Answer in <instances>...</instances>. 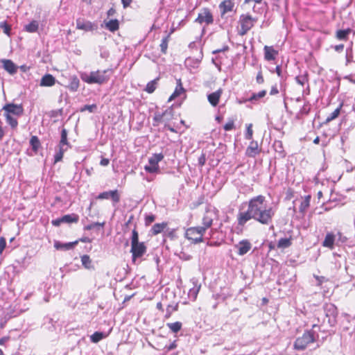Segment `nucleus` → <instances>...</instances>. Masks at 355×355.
<instances>
[{
  "instance_id": "nucleus-56",
  "label": "nucleus",
  "mask_w": 355,
  "mask_h": 355,
  "mask_svg": "<svg viewBox=\"0 0 355 355\" xmlns=\"http://www.w3.org/2000/svg\"><path fill=\"white\" fill-rule=\"evenodd\" d=\"M314 277L318 281V285H321V284L325 280V277L323 276L314 275Z\"/></svg>"
},
{
  "instance_id": "nucleus-19",
  "label": "nucleus",
  "mask_w": 355,
  "mask_h": 355,
  "mask_svg": "<svg viewBox=\"0 0 355 355\" xmlns=\"http://www.w3.org/2000/svg\"><path fill=\"white\" fill-rule=\"evenodd\" d=\"M55 83V79L51 74L44 75L40 80V86L51 87Z\"/></svg>"
},
{
  "instance_id": "nucleus-24",
  "label": "nucleus",
  "mask_w": 355,
  "mask_h": 355,
  "mask_svg": "<svg viewBox=\"0 0 355 355\" xmlns=\"http://www.w3.org/2000/svg\"><path fill=\"white\" fill-rule=\"evenodd\" d=\"M310 201H311V196L308 195L306 196L304 198V200L302 201L299 209L300 211L302 214H304L307 209L310 206Z\"/></svg>"
},
{
  "instance_id": "nucleus-43",
  "label": "nucleus",
  "mask_w": 355,
  "mask_h": 355,
  "mask_svg": "<svg viewBox=\"0 0 355 355\" xmlns=\"http://www.w3.org/2000/svg\"><path fill=\"white\" fill-rule=\"evenodd\" d=\"M139 243L140 242H139V234H138V232L135 229L132 231V237H131V245L137 244V243Z\"/></svg>"
},
{
  "instance_id": "nucleus-63",
  "label": "nucleus",
  "mask_w": 355,
  "mask_h": 355,
  "mask_svg": "<svg viewBox=\"0 0 355 355\" xmlns=\"http://www.w3.org/2000/svg\"><path fill=\"white\" fill-rule=\"evenodd\" d=\"M344 45L343 44H338L335 46V50L336 51H340L343 49Z\"/></svg>"
},
{
  "instance_id": "nucleus-50",
  "label": "nucleus",
  "mask_w": 355,
  "mask_h": 355,
  "mask_svg": "<svg viewBox=\"0 0 355 355\" xmlns=\"http://www.w3.org/2000/svg\"><path fill=\"white\" fill-rule=\"evenodd\" d=\"M155 220V216L153 214L148 215L145 218L146 225H149Z\"/></svg>"
},
{
  "instance_id": "nucleus-55",
  "label": "nucleus",
  "mask_w": 355,
  "mask_h": 355,
  "mask_svg": "<svg viewBox=\"0 0 355 355\" xmlns=\"http://www.w3.org/2000/svg\"><path fill=\"white\" fill-rule=\"evenodd\" d=\"M256 80H257V83H259V84H261L263 83L264 80H263V77L262 76L261 71H259L257 73Z\"/></svg>"
},
{
  "instance_id": "nucleus-8",
  "label": "nucleus",
  "mask_w": 355,
  "mask_h": 355,
  "mask_svg": "<svg viewBox=\"0 0 355 355\" xmlns=\"http://www.w3.org/2000/svg\"><path fill=\"white\" fill-rule=\"evenodd\" d=\"M195 22L200 24H205L209 25L214 22V17L209 8H203L198 13V17L195 19Z\"/></svg>"
},
{
  "instance_id": "nucleus-10",
  "label": "nucleus",
  "mask_w": 355,
  "mask_h": 355,
  "mask_svg": "<svg viewBox=\"0 0 355 355\" xmlns=\"http://www.w3.org/2000/svg\"><path fill=\"white\" fill-rule=\"evenodd\" d=\"M3 110L5 112V114H8L10 115L13 114L15 116H20L23 114L24 109L22 105H16L13 103H8L3 106Z\"/></svg>"
},
{
  "instance_id": "nucleus-35",
  "label": "nucleus",
  "mask_w": 355,
  "mask_h": 355,
  "mask_svg": "<svg viewBox=\"0 0 355 355\" xmlns=\"http://www.w3.org/2000/svg\"><path fill=\"white\" fill-rule=\"evenodd\" d=\"M158 80H159V78H155V79L150 81L146 85L145 91L147 92L149 94L153 93L155 90L156 87H157Z\"/></svg>"
},
{
  "instance_id": "nucleus-29",
  "label": "nucleus",
  "mask_w": 355,
  "mask_h": 355,
  "mask_svg": "<svg viewBox=\"0 0 355 355\" xmlns=\"http://www.w3.org/2000/svg\"><path fill=\"white\" fill-rule=\"evenodd\" d=\"M105 27L109 31L112 32H114L115 31L119 29V24L117 19H111L109 21L105 23Z\"/></svg>"
},
{
  "instance_id": "nucleus-23",
  "label": "nucleus",
  "mask_w": 355,
  "mask_h": 355,
  "mask_svg": "<svg viewBox=\"0 0 355 355\" xmlns=\"http://www.w3.org/2000/svg\"><path fill=\"white\" fill-rule=\"evenodd\" d=\"M352 32L351 28H347L345 30H338L336 31V36L339 40H347L348 35Z\"/></svg>"
},
{
  "instance_id": "nucleus-47",
  "label": "nucleus",
  "mask_w": 355,
  "mask_h": 355,
  "mask_svg": "<svg viewBox=\"0 0 355 355\" xmlns=\"http://www.w3.org/2000/svg\"><path fill=\"white\" fill-rule=\"evenodd\" d=\"M295 80L299 85L303 86L307 82V78L305 76H299L295 78Z\"/></svg>"
},
{
  "instance_id": "nucleus-39",
  "label": "nucleus",
  "mask_w": 355,
  "mask_h": 355,
  "mask_svg": "<svg viewBox=\"0 0 355 355\" xmlns=\"http://www.w3.org/2000/svg\"><path fill=\"white\" fill-rule=\"evenodd\" d=\"M67 150V147L63 148V147H59V151L57 152L54 156V161L55 163L58 162L62 160L63 157V155L65 151Z\"/></svg>"
},
{
  "instance_id": "nucleus-41",
  "label": "nucleus",
  "mask_w": 355,
  "mask_h": 355,
  "mask_svg": "<svg viewBox=\"0 0 355 355\" xmlns=\"http://www.w3.org/2000/svg\"><path fill=\"white\" fill-rule=\"evenodd\" d=\"M183 90H184V89L182 87V85H181V83H180V80H179V85L176 87L175 92L173 93V94L168 98V101H171L173 99H174L175 98H176L177 96H178L182 93V92Z\"/></svg>"
},
{
  "instance_id": "nucleus-44",
  "label": "nucleus",
  "mask_w": 355,
  "mask_h": 355,
  "mask_svg": "<svg viewBox=\"0 0 355 355\" xmlns=\"http://www.w3.org/2000/svg\"><path fill=\"white\" fill-rule=\"evenodd\" d=\"M311 110V105L309 103H304L300 111L301 114H308Z\"/></svg>"
},
{
  "instance_id": "nucleus-42",
  "label": "nucleus",
  "mask_w": 355,
  "mask_h": 355,
  "mask_svg": "<svg viewBox=\"0 0 355 355\" xmlns=\"http://www.w3.org/2000/svg\"><path fill=\"white\" fill-rule=\"evenodd\" d=\"M97 108L96 104L92 105H85L82 107L80 110V112L89 111V112H94Z\"/></svg>"
},
{
  "instance_id": "nucleus-26",
  "label": "nucleus",
  "mask_w": 355,
  "mask_h": 355,
  "mask_svg": "<svg viewBox=\"0 0 355 355\" xmlns=\"http://www.w3.org/2000/svg\"><path fill=\"white\" fill-rule=\"evenodd\" d=\"M167 226L166 223H155L151 229L152 234L157 235L161 233Z\"/></svg>"
},
{
  "instance_id": "nucleus-3",
  "label": "nucleus",
  "mask_w": 355,
  "mask_h": 355,
  "mask_svg": "<svg viewBox=\"0 0 355 355\" xmlns=\"http://www.w3.org/2000/svg\"><path fill=\"white\" fill-rule=\"evenodd\" d=\"M315 328L319 329V327L317 324H313L311 330L305 331L301 337L296 339L294 343V347L296 349L303 350L309 343L316 340L314 331Z\"/></svg>"
},
{
  "instance_id": "nucleus-28",
  "label": "nucleus",
  "mask_w": 355,
  "mask_h": 355,
  "mask_svg": "<svg viewBox=\"0 0 355 355\" xmlns=\"http://www.w3.org/2000/svg\"><path fill=\"white\" fill-rule=\"evenodd\" d=\"M174 31V29L173 28L171 31L170 33H168L165 37H164L162 40V42L160 44V48H161V51L163 53H166V51H167V49H168V41L170 40V36H171V34Z\"/></svg>"
},
{
  "instance_id": "nucleus-18",
  "label": "nucleus",
  "mask_w": 355,
  "mask_h": 355,
  "mask_svg": "<svg viewBox=\"0 0 355 355\" xmlns=\"http://www.w3.org/2000/svg\"><path fill=\"white\" fill-rule=\"evenodd\" d=\"M77 243H78L77 241H74V242H69V243H62L60 241H55L54 248L58 250L66 251V250L73 249Z\"/></svg>"
},
{
  "instance_id": "nucleus-16",
  "label": "nucleus",
  "mask_w": 355,
  "mask_h": 355,
  "mask_svg": "<svg viewBox=\"0 0 355 355\" xmlns=\"http://www.w3.org/2000/svg\"><path fill=\"white\" fill-rule=\"evenodd\" d=\"M263 50L264 58L268 61L274 60L276 56L278 55V51L275 50L272 46H265Z\"/></svg>"
},
{
  "instance_id": "nucleus-51",
  "label": "nucleus",
  "mask_w": 355,
  "mask_h": 355,
  "mask_svg": "<svg viewBox=\"0 0 355 355\" xmlns=\"http://www.w3.org/2000/svg\"><path fill=\"white\" fill-rule=\"evenodd\" d=\"M104 225V223H92L90 225H88L87 226L85 227V230H90L93 228H94L95 227H103Z\"/></svg>"
},
{
  "instance_id": "nucleus-25",
  "label": "nucleus",
  "mask_w": 355,
  "mask_h": 355,
  "mask_svg": "<svg viewBox=\"0 0 355 355\" xmlns=\"http://www.w3.org/2000/svg\"><path fill=\"white\" fill-rule=\"evenodd\" d=\"M79 79L76 76H73L70 78V82L68 85V88L69 89V90L72 92H76L78 90L79 87Z\"/></svg>"
},
{
  "instance_id": "nucleus-33",
  "label": "nucleus",
  "mask_w": 355,
  "mask_h": 355,
  "mask_svg": "<svg viewBox=\"0 0 355 355\" xmlns=\"http://www.w3.org/2000/svg\"><path fill=\"white\" fill-rule=\"evenodd\" d=\"M69 146V145L67 142V132L66 129H62V130L61 132V139H60V141L59 144V147H63V148L67 147V148H68Z\"/></svg>"
},
{
  "instance_id": "nucleus-38",
  "label": "nucleus",
  "mask_w": 355,
  "mask_h": 355,
  "mask_svg": "<svg viewBox=\"0 0 355 355\" xmlns=\"http://www.w3.org/2000/svg\"><path fill=\"white\" fill-rule=\"evenodd\" d=\"M7 123L11 126L12 128H17L18 122L16 118L8 114H4Z\"/></svg>"
},
{
  "instance_id": "nucleus-49",
  "label": "nucleus",
  "mask_w": 355,
  "mask_h": 355,
  "mask_svg": "<svg viewBox=\"0 0 355 355\" xmlns=\"http://www.w3.org/2000/svg\"><path fill=\"white\" fill-rule=\"evenodd\" d=\"M234 128V123L233 120H230L227 123H226L224 125V129L226 131L231 130Z\"/></svg>"
},
{
  "instance_id": "nucleus-27",
  "label": "nucleus",
  "mask_w": 355,
  "mask_h": 355,
  "mask_svg": "<svg viewBox=\"0 0 355 355\" xmlns=\"http://www.w3.org/2000/svg\"><path fill=\"white\" fill-rule=\"evenodd\" d=\"M39 27L38 21L33 20L28 24L26 25L24 30L28 33H35L37 31Z\"/></svg>"
},
{
  "instance_id": "nucleus-1",
  "label": "nucleus",
  "mask_w": 355,
  "mask_h": 355,
  "mask_svg": "<svg viewBox=\"0 0 355 355\" xmlns=\"http://www.w3.org/2000/svg\"><path fill=\"white\" fill-rule=\"evenodd\" d=\"M274 214L272 207L265 204V197L259 195L249 201L247 211L239 213L238 223L243 226L250 219H254L263 225H268Z\"/></svg>"
},
{
  "instance_id": "nucleus-64",
  "label": "nucleus",
  "mask_w": 355,
  "mask_h": 355,
  "mask_svg": "<svg viewBox=\"0 0 355 355\" xmlns=\"http://www.w3.org/2000/svg\"><path fill=\"white\" fill-rule=\"evenodd\" d=\"M275 71L279 76H282V69L280 66H277Z\"/></svg>"
},
{
  "instance_id": "nucleus-57",
  "label": "nucleus",
  "mask_w": 355,
  "mask_h": 355,
  "mask_svg": "<svg viewBox=\"0 0 355 355\" xmlns=\"http://www.w3.org/2000/svg\"><path fill=\"white\" fill-rule=\"evenodd\" d=\"M110 163V160L107 158H103L101 160V166H107Z\"/></svg>"
},
{
  "instance_id": "nucleus-9",
  "label": "nucleus",
  "mask_w": 355,
  "mask_h": 355,
  "mask_svg": "<svg viewBox=\"0 0 355 355\" xmlns=\"http://www.w3.org/2000/svg\"><path fill=\"white\" fill-rule=\"evenodd\" d=\"M130 252L132 254V261H135L136 259L141 257L146 252V247L144 243L141 242L131 245Z\"/></svg>"
},
{
  "instance_id": "nucleus-21",
  "label": "nucleus",
  "mask_w": 355,
  "mask_h": 355,
  "mask_svg": "<svg viewBox=\"0 0 355 355\" xmlns=\"http://www.w3.org/2000/svg\"><path fill=\"white\" fill-rule=\"evenodd\" d=\"M335 241V235L329 232L326 234V236L324 238V240L322 242V245L326 248H329L330 249L334 248Z\"/></svg>"
},
{
  "instance_id": "nucleus-52",
  "label": "nucleus",
  "mask_w": 355,
  "mask_h": 355,
  "mask_svg": "<svg viewBox=\"0 0 355 355\" xmlns=\"http://www.w3.org/2000/svg\"><path fill=\"white\" fill-rule=\"evenodd\" d=\"M6 246V241L5 238L1 237L0 238V254H2Z\"/></svg>"
},
{
  "instance_id": "nucleus-62",
  "label": "nucleus",
  "mask_w": 355,
  "mask_h": 355,
  "mask_svg": "<svg viewBox=\"0 0 355 355\" xmlns=\"http://www.w3.org/2000/svg\"><path fill=\"white\" fill-rule=\"evenodd\" d=\"M175 347H176L175 342H173L168 347H166L168 351L172 350V349H175Z\"/></svg>"
},
{
  "instance_id": "nucleus-36",
  "label": "nucleus",
  "mask_w": 355,
  "mask_h": 355,
  "mask_svg": "<svg viewBox=\"0 0 355 355\" xmlns=\"http://www.w3.org/2000/svg\"><path fill=\"white\" fill-rule=\"evenodd\" d=\"M343 104H340L338 107H337L332 113H331L326 119V123H329L330 121L336 119L340 112Z\"/></svg>"
},
{
  "instance_id": "nucleus-11",
  "label": "nucleus",
  "mask_w": 355,
  "mask_h": 355,
  "mask_svg": "<svg viewBox=\"0 0 355 355\" xmlns=\"http://www.w3.org/2000/svg\"><path fill=\"white\" fill-rule=\"evenodd\" d=\"M98 200L111 198L114 203H118L120 201V196L117 190L104 191L98 194L96 197Z\"/></svg>"
},
{
  "instance_id": "nucleus-34",
  "label": "nucleus",
  "mask_w": 355,
  "mask_h": 355,
  "mask_svg": "<svg viewBox=\"0 0 355 355\" xmlns=\"http://www.w3.org/2000/svg\"><path fill=\"white\" fill-rule=\"evenodd\" d=\"M30 145L34 152H37L40 146V141L37 136H32L30 139Z\"/></svg>"
},
{
  "instance_id": "nucleus-4",
  "label": "nucleus",
  "mask_w": 355,
  "mask_h": 355,
  "mask_svg": "<svg viewBox=\"0 0 355 355\" xmlns=\"http://www.w3.org/2000/svg\"><path fill=\"white\" fill-rule=\"evenodd\" d=\"M256 18H253L251 15H241L239 17V24L240 28L238 30V33L241 36H243L254 26L257 21Z\"/></svg>"
},
{
  "instance_id": "nucleus-48",
  "label": "nucleus",
  "mask_w": 355,
  "mask_h": 355,
  "mask_svg": "<svg viewBox=\"0 0 355 355\" xmlns=\"http://www.w3.org/2000/svg\"><path fill=\"white\" fill-rule=\"evenodd\" d=\"M166 112H167V110L162 114H159V113L155 114V115L153 118L154 121H155L156 123L161 122L163 119L164 116L166 114Z\"/></svg>"
},
{
  "instance_id": "nucleus-61",
  "label": "nucleus",
  "mask_w": 355,
  "mask_h": 355,
  "mask_svg": "<svg viewBox=\"0 0 355 355\" xmlns=\"http://www.w3.org/2000/svg\"><path fill=\"white\" fill-rule=\"evenodd\" d=\"M9 340V337L5 336L0 339V345H3L6 341Z\"/></svg>"
},
{
  "instance_id": "nucleus-30",
  "label": "nucleus",
  "mask_w": 355,
  "mask_h": 355,
  "mask_svg": "<svg viewBox=\"0 0 355 355\" xmlns=\"http://www.w3.org/2000/svg\"><path fill=\"white\" fill-rule=\"evenodd\" d=\"M247 153L249 156L254 157L258 154V144L257 142H251L250 145L247 149Z\"/></svg>"
},
{
  "instance_id": "nucleus-60",
  "label": "nucleus",
  "mask_w": 355,
  "mask_h": 355,
  "mask_svg": "<svg viewBox=\"0 0 355 355\" xmlns=\"http://www.w3.org/2000/svg\"><path fill=\"white\" fill-rule=\"evenodd\" d=\"M132 0H121V2L123 3V6L124 8H127L130 6V3Z\"/></svg>"
},
{
  "instance_id": "nucleus-12",
  "label": "nucleus",
  "mask_w": 355,
  "mask_h": 355,
  "mask_svg": "<svg viewBox=\"0 0 355 355\" xmlns=\"http://www.w3.org/2000/svg\"><path fill=\"white\" fill-rule=\"evenodd\" d=\"M326 316L329 318V323L331 326H334L336 323V318L337 315L336 307L333 304L327 305Z\"/></svg>"
},
{
  "instance_id": "nucleus-40",
  "label": "nucleus",
  "mask_w": 355,
  "mask_h": 355,
  "mask_svg": "<svg viewBox=\"0 0 355 355\" xmlns=\"http://www.w3.org/2000/svg\"><path fill=\"white\" fill-rule=\"evenodd\" d=\"M167 327L173 332H178L182 327V323L180 322H175L173 323H168Z\"/></svg>"
},
{
  "instance_id": "nucleus-37",
  "label": "nucleus",
  "mask_w": 355,
  "mask_h": 355,
  "mask_svg": "<svg viewBox=\"0 0 355 355\" xmlns=\"http://www.w3.org/2000/svg\"><path fill=\"white\" fill-rule=\"evenodd\" d=\"M291 245V241L290 239L282 238L279 240L277 243L278 248H286Z\"/></svg>"
},
{
  "instance_id": "nucleus-7",
  "label": "nucleus",
  "mask_w": 355,
  "mask_h": 355,
  "mask_svg": "<svg viewBox=\"0 0 355 355\" xmlns=\"http://www.w3.org/2000/svg\"><path fill=\"white\" fill-rule=\"evenodd\" d=\"M218 211L215 208L208 207L202 218V228L206 231L212 225L213 220L218 217Z\"/></svg>"
},
{
  "instance_id": "nucleus-46",
  "label": "nucleus",
  "mask_w": 355,
  "mask_h": 355,
  "mask_svg": "<svg viewBox=\"0 0 355 355\" xmlns=\"http://www.w3.org/2000/svg\"><path fill=\"white\" fill-rule=\"evenodd\" d=\"M0 28H1L3 30V32L6 34L9 35L10 31V27L6 21H3V22L0 23Z\"/></svg>"
},
{
  "instance_id": "nucleus-22",
  "label": "nucleus",
  "mask_w": 355,
  "mask_h": 355,
  "mask_svg": "<svg viewBox=\"0 0 355 355\" xmlns=\"http://www.w3.org/2000/svg\"><path fill=\"white\" fill-rule=\"evenodd\" d=\"M79 220V216L76 214H67L61 217V221L65 223H77Z\"/></svg>"
},
{
  "instance_id": "nucleus-13",
  "label": "nucleus",
  "mask_w": 355,
  "mask_h": 355,
  "mask_svg": "<svg viewBox=\"0 0 355 355\" xmlns=\"http://www.w3.org/2000/svg\"><path fill=\"white\" fill-rule=\"evenodd\" d=\"M235 247L238 249V254L243 256L251 249L252 244L248 240H242Z\"/></svg>"
},
{
  "instance_id": "nucleus-45",
  "label": "nucleus",
  "mask_w": 355,
  "mask_h": 355,
  "mask_svg": "<svg viewBox=\"0 0 355 355\" xmlns=\"http://www.w3.org/2000/svg\"><path fill=\"white\" fill-rule=\"evenodd\" d=\"M252 125L251 123H250L247 125V130H246V133H245V139H246L250 140L252 138L253 131H252Z\"/></svg>"
},
{
  "instance_id": "nucleus-20",
  "label": "nucleus",
  "mask_w": 355,
  "mask_h": 355,
  "mask_svg": "<svg viewBox=\"0 0 355 355\" xmlns=\"http://www.w3.org/2000/svg\"><path fill=\"white\" fill-rule=\"evenodd\" d=\"M3 69L7 71L9 73L13 74L17 72V67L12 61L10 60H3Z\"/></svg>"
},
{
  "instance_id": "nucleus-5",
  "label": "nucleus",
  "mask_w": 355,
  "mask_h": 355,
  "mask_svg": "<svg viewBox=\"0 0 355 355\" xmlns=\"http://www.w3.org/2000/svg\"><path fill=\"white\" fill-rule=\"evenodd\" d=\"M205 232V230L202 227H189L186 230L185 237L192 241L193 243H198L203 241Z\"/></svg>"
},
{
  "instance_id": "nucleus-2",
  "label": "nucleus",
  "mask_w": 355,
  "mask_h": 355,
  "mask_svg": "<svg viewBox=\"0 0 355 355\" xmlns=\"http://www.w3.org/2000/svg\"><path fill=\"white\" fill-rule=\"evenodd\" d=\"M113 73L112 69H107L103 71H91L89 73L81 75L82 80L88 84H103L108 81Z\"/></svg>"
},
{
  "instance_id": "nucleus-54",
  "label": "nucleus",
  "mask_w": 355,
  "mask_h": 355,
  "mask_svg": "<svg viewBox=\"0 0 355 355\" xmlns=\"http://www.w3.org/2000/svg\"><path fill=\"white\" fill-rule=\"evenodd\" d=\"M266 94V92L265 90H262L257 93V94H254L252 96V98L257 99L263 97Z\"/></svg>"
},
{
  "instance_id": "nucleus-15",
  "label": "nucleus",
  "mask_w": 355,
  "mask_h": 355,
  "mask_svg": "<svg viewBox=\"0 0 355 355\" xmlns=\"http://www.w3.org/2000/svg\"><path fill=\"white\" fill-rule=\"evenodd\" d=\"M234 3L232 0H224L219 5L220 10L221 16H223L228 12H231L233 10Z\"/></svg>"
},
{
  "instance_id": "nucleus-31",
  "label": "nucleus",
  "mask_w": 355,
  "mask_h": 355,
  "mask_svg": "<svg viewBox=\"0 0 355 355\" xmlns=\"http://www.w3.org/2000/svg\"><path fill=\"white\" fill-rule=\"evenodd\" d=\"M107 336V334L100 332V331H96L94 332L91 336L90 340L94 343H97L103 338H105Z\"/></svg>"
},
{
  "instance_id": "nucleus-14",
  "label": "nucleus",
  "mask_w": 355,
  "mask_h": 355,
  "mask_svg": "<svg viewBox=\"0 0 355 355\" xmlns=\"http://www.w3.org/2000/svg\"><path fill=\"white\" fill-rule=\"evenodd\" d=\"M223 94V89H219L217 91L212 92L207 95L209 103L214 107H216L218 103L220 98Z\"/></svg>"
},
{
  "instance_id": "nucleus-53",
  "label": "nucleus",
  "mask_w": 355,
  "mask_h": 355,
  "mask_svg": "<svg viewBox=\"0 0 355 355\" xmlns=\"http://www.w3.org/2000/svg\"><path fill=\"white\" fill-rule=\"evenodd\" d=\"M206 162V157L204 153H202L198 158V164L200 166H203Z\"/></svg>"
},
{
  "instance_id": "nucleus-32",
  "label": "nucleus",
  "mask_w": 355,
  "mask_h": 355,
  "mask_svg": "<svg viewBox=\"0 0 355 355\" xmlns=\"http://www.w3.org/2000/svg\"><path fill=\"white\" fill-rule=\"evenodd\" d=\"M81 262L83 266L87 269H94V266L92 264V260L89 255L85 254L81 257Z\"/></svg>"
},
{
  "instance_id": "nucleus-59",
  "label": "nucleus",
  "mask_w": 355,
  "mask_h": 355,
  "mask_svg": "<svg viewBox=\"0 0 355 355\" xmlns=\"http://www.w3.org/2000/svg\"><path fill=\"white\" fill-rule=\"evenodd\" d=\"M63 221H61V218L52 220V224L54 226H59Z\"/></svg>"
},
{
  "instance_id": "nucleus-58",
  "label": "nucleus",
  "mask_w": 355,
  "mask_h": 355,
  "mask_svg": "<svg viewBox=\"0 0 355 355\" xmlns=\"http://www.w3.org/2000/svg\"><path fill=\"white\" fill-rule=\"evenodd\" d=\"M279 93V91H278V89L277 87V86H273L272 88H271V90L270 92V95H275Z\"/></svg>"
},
{
  "instance_id": "nucleus-6",
  "label": "nucleus",
  "mask_w": 355,
  "mask_h": 355,
  "mask_svg": "<svg viewBox=\"0 0 355 355\" xmlns=\"http://www.w3.org/2000/svg\"><path fill=\"white\" fill-rule=\"evenodd\" d=\"M163 158L164 155L162 153L154 154L149 158L148 164L145 166V171L150 173H158L159 171L158 164Z\"/></svg>"
},
{
  "instance_id": "nucleus-17",
  "label": "nucleus",
  "mask_w": 355,
  "mask_h": 355,
  "mask_svg": "<svg viewBox=\"0 0 355 355\" xmlns=\"http://www.w3.org/2000/svg\"><path fill=\"white\" fill-rule=\"evenodd\" d=\"M76 28L80 30L89 31L94 29V25L89 21H84L83 19H78L76 20Z\"/></svg>"
}]
</instances>
